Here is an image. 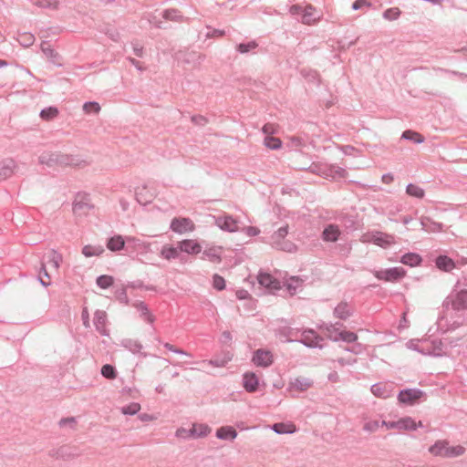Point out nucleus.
<instances>
[{"instance_id":"obj_1","label":"nucleus","mask_w":467,"mask_h":467,"mask_svg":"<svg viewBox=\"0 0 467 467\" xmlns=\"http://www.w3.org/2000/svg\"><path fill=\"white\" fill-rule=\"evenodd\" d=\"M429 451L436 457L453 458L462 455L465 448L462 445H451L449 441L440 440L429 448Z\"/></svg>"},{"instance_id":"obj_2","label":"nucleus","mask_w":467,"mask_h":467,"mask_svg":"<svg viewBox=\"0 0 467 467\" xmlns=\"http://www.w3.org/2000/svg\"><path fill=\"white\" fill-rule=\"evenodd\" d=\"M360 242L364 244L372 243L383 249H388L397 243L396 237L393 234L379 231L363 234L360 237Z\"/></svg>"},{"instance_id":"obj_3","label":"nucleus","mask_w":467,"mask_h":467,"mask_svg":"<svg viewBox=\"0 0 467 467\" xmlns=\"http://www.w3.org/2000/svg\"><path fill=\"white\" fill-rule=\"evenodd\" d=\"M375 277L385 282H396L406 275V271L402 267H392L384 270H376L373 272Z\"/></svg>"},{"instance_id":"obj_4","label":"nucleus","mask_w":467,"mask_h":467,"mask_svg":"<svg viewBox=\"0 0 467 467\" xmlns=\"http://www.w3.org/2000/svg\"><path fill=\"white\" fill-rule=\"evenodd\" d=\"M327 335L333 341L342 340L347 343L355 342L358 338V335L352 331L339 330L332 326L327 327Z\"/></svg>"},{"instance_id":"obj_5","label":"nucleus","mask_w":467,"mask_h":467,"mask_svg":"<svg viewBox=\"0 0 467 467\" xmlns=\"http://www.w3.org/2000/svg\"><path fill=\"white\" fill-rule=\"evenodd\" d=\"M171 229L179 234L192 233L195 230L194 223L185 217H175L171 222Z\"/></svg>"},{"instance_id":"obj_6","label":"nucleus","mask_w":467,"mask_h":467,"mask_svg":"<svg viewBox=\"0 0 467 467\" xmlns=\"http://www.w3.org/2000/svg\"><path fill=\"white\" fill-rule=\"evenodd\" d=\"M288 234V226L280 227L272 236L274 245L277 248L292 252L295 250V245L290 242H285L284 239Z\"/></svg>"},{"instance_id":"obj_7","label":"nucleus","mask_w":467,"mask_h":467,"mask_svg":"<svg viewBox=\"0 0 467 467\" xmlns=\"http://www.w3.org/2000/svg\"><path fill=\"white\" fill-rule=\"evenodd\" d=\"M66 160V154L58 152H44L39 156V162L49 167H62Z\"/></svg>"},{"instance_id":"obj_8","label":"nucleus","mask_w":467,"mask_h":467,"mask_svg":"<svg viewBox=\"0 0 467 467\" xmlns=\"http://www.w3.org/2000/svg\"><path fill=\"white\" fill-rule=\"evenodd\" d=\"M253 363L257 367L267 368L272 365L274 357L271 351L257 349L252 358Z\"/></svg>"},{"instance_id":"obj_9","label":"nucleus","mask_w":467,"mask_h":467,"mask_svg":"<svg viewBox=\"0 0 467 467\" xmlns=\"http://www.w3.org/2000/svg\"><path fill=\"white\" fill-rule=\"evenodd\" d=\"M215 223L222 230L230 233H234L239 229L238 221L228 214L218 216L215 220Z\"/></svg>"},{"instance_id":"obj_10","label":"nucleus","mask_w":467,"mask_h":467,"mask_svg":"<svg viewBox=\"0 0 467 467\" xmlns=\"http://www.w3.org/2000/svg\"><path fill=\"white\" fill-rule=\"evenodd\" d=\"M243 387L249 393L256 392L260 388L259 377L254 372H245L243 375Z\"/></svg>"},{"instance_id":"obj_11","label":"nucleus","mask_w":467,"mask_h":467,"mask_svg":"<svg viewBox=\"0 0 467 467\" xmlns=\"http://www.w3.org/2000/svg\"><path fill=\"white\" fill-rule=\"evenodd\" d=\"M180 251L191 255L199 254L202 252V245L193 239H184L178 243Z\"/></svg>"},{"instance_id":"obj_12","label":"nucleus","mask_w":467,"mask_h":467,"mask_svg":"<svg viewBox=\"0 0 467 467\" xmlns=\"http://www.w3.org/2000/svg\"><path fill=\"white\" fill-rule=\"evenodd\" d=\"M258 283L267 288L269 291L274 292L281 288L280 282L273 277L270 274L260 273L257 276Z\"/></svg>"},{"instance_id":"obj_13","label":"nucleus","mask_w":467,"mask_h":467,"mask_svg":"<svg viewBox=\"0 0 467 467\" xmlns=\"http://www.w3.org/2000/svg\"><path fill=\"white\" fill-rule=\"evenodd\" d=\"M422 396V391L419 389H406L400 392L398 400L400 403L413 404Z\"/></svg>"},{"instance_id":"obj_14","label":"nucleus","mask_w":467,"mask_h":467,"mask_svg":"<svg viewBox=\"0 0 467 467\" xmlns=\"http://www.w3.org/2000/svg\"><path fill=\"white\" fill-rule=\"evenodd\" d=\"M301 341L303 344L310 348L319 347L322 337H320L314 330L309 329L305 330L302 333Z\"/></svg>"},{"instance_id":"obj_15","label":"nucleus","mask_w":467,"mask_h":467,"mask_svg":"<svg viewBox=\"0 0 467 467\" xmlns=\"http://www.w3.org/2000/svg\"><path fill=\"white\" fill-rule=\"evenodd\" d=\"M321 16L312 5H307L303 10L302 22L306 25H313L320 20Z\"/></svg>"},{"instance_id":"obj_16","label":"nucleus","mask_w":467,"mask_h":467,"mask_svg":"<svg viewBox=\"0 0 467 467\" xmlns=\"http://www.w3.org/2000/svg\"><path fill=\"white\" fill-rule=\"evenodd\" d=\"M180 254H181V251H180L179 246L174 247L173 245L168 244L162 245V247L160 251L161 257L167 261L175 260V259L179 258Z\"/></svg>"},{"instance_id":"obj_17","label":"nucleus","mask_w":467,"mask_h":467,"mask_svg":"<svg viewBox=\"0 0 467 467\" xmlns=\"http://www.w3.org/2000/svg\"><path fill=\"white\" fill-rule=\"evenodd\" d=\"M422 422H416L411 417H403L398 420V431H415L421 427Z\"/></svg>"},{"instance_id":"obj_18","label":"nucleus","mask_w":467,"mask_h":467,"mask_svg":"<svg viewBox=\"0 0 467 467\" xmlns=\"http://www.w3.org/2000/svg\"><path fill=\"white\" fill-rule=\"evenodd\" d=\"M451 306L455 310L467 309V290H462L458 292L451 298Z\"/></svg>"},{"instance_id":"obj_19","label":"nucleus","mask_w":467,"mask_h":467,"mask_svg":"<svg viewBox=\"0 0 467 467\" xmlns=\"http://www.w3.org/2000/svg\"><path fill=\"white\" fill-rule=\"evenodd\" d=\"M312 386V381L306 378H297L290 383L289 390L291 392L306 391Z\"/></svg>"},{"instance_id":"obj_20","label":"nucleus","mask_w":467,"mask_h":467,"mask_svg":"<svg viewBox=\"0 0 467 467\" xmlns=\"http://www.w3.org/2000/svg\"><path fill=\"white\" fill-rule=\"evenodd\" d=\"M62 263V255L55 251H51L47 255L46 267L57 272Z\"/></svg>"},{"instance_id":"obj_21","label":"nucleus","mask_w":467,"mask_h":467,"mask_svg":"<svg viewBox=\"0 0 467 467\" xmlns=\"http://www.w3.org/2000/svg\"><path fill=\"white\" fill-rule=\"evenodd\" d=\"M67 160L62 162V167H76V168H85L88 165V161L85 159H81L78 156H73V155H67Z\"/></svg>"},{"instance_id":"obj_22","label":"nucleus","mask_w":467,"mask_h":467,"mask_svg":"<svg viewBox=\"0 0 467 467\" xmlns=\"http://www.w3.org/2000/svg\"><path fill=\"white\" fill-rule=\"evenodd\" d=\"M371 392L378 398L387 399L390 396L392 389L388 384L378 383L371 387Z\"/></svg>"},{"instance_id":"obj_23","label":"nucleus","mask_w":467,"mask_h":467,"mask_svg":"<svg viewBox=\"0 0 467 467\" xmlns=\"http://www.w3.org/2000/svg\"><path fill=\"white\" fill-rule=\"evenodd\" d=\"M352 308L347 302H340L334 309V315L339 319H347L351 316Z\"/></svg>"},{"instance_id":"obj_24","label":"nucleus","mask_w":467,"mask_h":467,"mask_svg":"<svg viewBox=\"0 0 467 467\" xmlns=\"http://www.w3.org/2000/svg\"><path fill=\"white\" fill-rule=\"evenodd\" d=\"M436 266L440 270L450 272L455 267V263L452 259L446 255H440L436 259Z\"/></svg>"},{"instance_id":"obj_25","label":"nucleus","mask_w":467,"mask_h":467,"mask_svg":"<svg viewBox=\"0 0 467 467\" xmlns=\"http://www.w3.org/2000/svg\"><path fill=\"white\" fill-rule=\"evenodd\" d=\"M125 241L124 238L118 234L109 239L107 243V248L112 252H118L124 248Z\"/></svg>"},{"instance_id":"obj_26","label":"nucleus","mask_w":467,"mask_h":467,"mask_svg":"<svg viewBox=\"0 0 467 467\" xmlns=\"http://www.w3.org/2000/svg\"><path fill=\"white\" fill-rule=\"evenodd\" d=\"M216 436L222 440H234L237 436L236 431L231 426H223L217 430Z\"/></svg>"},{"instance_id":"obj_27","label":"nucleus","mask_w":467,"mask_h":467,"mask_svg":"<svg viewBox=\"0 0 467 467\" xmlns=\"http://www.w3.org/2000/svg\"><path fill=\"white\" fill-rule=\"evenodd\" d=\"M104 251L101 245L87 244L82 248V254L86 257L100 256Z\"/></svg>"},{"instance_id":"obj_28","label":"nucleus","mask_w":467,"mask_h":467,"mask_svg":"<svg viewBox=\"0 0 467 467\" xmlns=\"http://www.w3.org/2000/svg\"><path fill=\"white\" fill-rule=\"evenodd\" d=\"M272 429L278 434L294 433L296 430V425L292 422L275 423Z\"/></svg>"},{"instance_id":"obj_29","label":"nucleus","mask_w":467,"mask_h":467,"mask_svg":"<svg viewBox=\"0 0 467 467\" xmlns=\"http://www.w3.org/2000/svg\"><path fill=\"white\" fill-rule=\"evenodd\" d=\"M340 231L336 225H328L323 232V238L327 242H335L337 240Z\"/></svg>"},{"instance_id":"obj_30","label":"nucleus","mask_w":467,"mask_h":467,"mask_svg":"<svg viewBox=\"0 0 467 467\" xmlns=\"http://www.w3.org/2000/svg\"><path fill=\"white\" fill-rule=\"evenodd\" d=\"M223 252V247L221 246H213L206 249L203 254L212 262L219 263L221 262V254Z\"/></svg>"},{"instance_id":"obj_31","label":"nucleus","mask_w":467,"mask_h":467,"mask_svg":"<svg viewBox=\"0 0 467 467\" xmlns=\"http://www.w3.org/2000/svg\"><path fill=\"white\" fill-rule=\"evenodd\" d=\"M190 431L192 437L201 438L207 436L211 432V428L205 424H193Z\"/></svg>"},{"instance_id":"obj_32","label":"nucleus","mask_w":467,"mask_h":467,"mask_svg":"<svg viewBox=\"0 0 467 467\" xmlns=\"http://www.w3.org/2000/svg\"><path fill=\"white\" fill-rule=\"evenodd\" d=\"M302 280L296 276H292L286 280L285 287L290 296H294L302 287Z\"/></svg>"},{"instance_id":"obj_33","label":"nucleus","mask_w":467,"mask_h":467,"mask_svg":"<svg viewBox=\"0 0 467 467\" xmlns=\"http://www.w3.org/2000/svg\"><path fill=\"white\" fill-rule=\"evenodd\" d=\"M106 321H107V317H106V313L105 312H98L96 314L94 323H95L96 328L102 335H106L107 334Z\"/></svg>"},{"instance_id":"obj_34","label":"nucleus","mask_w":467,"mask_h":467,"mask_svg":"<svg viewBox=\"0 0 467 467\" xmlns=\"http://www.w3.org/2000/svg\"><path fill=\"white\" fill-rule=\"evenodd\" d=\"M400 262L410 266H417L420 264L421 257L418 254L409 253L401 257Z\"/></svg>"},{"instance_id":"obj_35","label":"nucleus","mask_w":467,"mask_h":467,"mask_svg":"<svg viewBox=\"0 0 467 467\" xmlns=\"http://www.w3.org/2000/svg\"><path fill=\"white\" fill-rule=\"evenodd\" d=\"M16 165L13 161H8L0 168V182L9 178L15 171Z\"/></svg>"},{"instance_id":"obj_36","label":"nucleus","mask_w":467,"mask_h":467,"mask_svg":"<svg viewBox=\"0 0 467 467\" xmlns=\"http://www.w3.org/2000/svg\"><path fill=\"white\" fill-rule=\"evenodd\" d=\"M264 144L270 150H278L282 147L281 140L273 136H266Z\"/></svg>"},{"instance_id":"obj_37","label":"nucleus","mask_w":467,"mask_h":467,"mask_svg":"<svg viewBox=\"0 0 467 467\" xmlns=\"http://www.w3.org/2000/svg\"><path fill=\"white\" fill-rule=\"evenodd\" d=\"M406 192L409 195L419 199L423 198L425 194L424 190L415 184H409L407 186Z\"/></svg>"},{"instance_id":"obj_38","label":"nucleus","mask_w":467,"mask_h":467,"mask_svg":"<svg viewBox=\"0 0 467 467\" xmlns=\"http://www.w3.org/2000/svg\"><path fill=\"white\" fill-rule=\"evenodd\" d=\"M17 40L22 46L27 47L34 44L35 36L31 33L25 32L19 34Z\"/></svg>"},{"instance_id":"obj_39","label":"nucleus","mask_w":467,"mask_h":467,"mask_svg":"<svg viewBox=\"0 0 467 467\" xmlns=\"http://www.w3.org/2000/svg\"><path fill=\"white\" fill-rule=\"evenodd\" d=\"M381 426V422L378 420H368L363 426V430L368 433L376 432L379 427Z\"/></svg>"},{"instance_id":"obj_40","label":"nucleus","mask_w":467,"mask_h":467,"mask_svg":"<svg viewBox=\"0 0 467 467\" xmlns=\"http://www.w3.org/2000/svg\"><path fill=\"white\" fill-rule=\"evenodd\" d=\"M113 281H114V279L111 275H100L97 278V285L100 288L106 289L113 285Z\"/></svg>"},{"instance_id":"obj_41","label":"nucleus","mask_w":467,"mask_h":467,"mask_svg":"<svg viewBox=\"0 0 467 467\" xmlns=\"http://www.w3.org/2000/svg\"><path fill=\"white\" fill-rule=\"evenodd\" d=\"M140 410V405L138 402H131L121 408V412L125 415H134Z\"/></svg>"},{"instance_id":"obj_42","label":"nucleus","mask_w":467,"mask_h":467,"mask_svg":"<svg viewBox=\"0 0 467 467\" xmlns=\"http://www.w3.org/2000/svg\"><path fill=\"white\" fill-rule=\"evenodd\" d=\"M58 114V110L57 108L49 107L41 111L40 117L45 120H50L56 118Z\"/></svg>"},{"instance_id":"obj_43","label":"nucleus","mask_w":467,"mask_h":467,"mask_svg":"<svg viewBox=\"0 0 467 467\" xmlns=\"http://www.w3.org/2000/svg\"><path fill=\"white\" fill-rule=\"evenodd\" d=\"M402 137L410 140H413L416 143H421L424 141V138L418 132L406 130L403 132Z\"/></svg>"},{"instance_id":"obj_44","label":"nucleus","mask_w":467,"mask_h":467,"mask_svg":"<svg viewBox=\"0 0 467 467\" xmlns=\"http://www.w3.org/2000/svg\"><path fill=\"white\" fill-rule=\"evenodd\" d=\"M400 16V10L398 7L389 8L383 13L384 18L390 21L398 19Z\"/></svg>"},{"instance_id":"obj_45","label":"nucleus","mask_w":467,"mask_h":467,"mask_svg":"<svg viewBox=\"0 0 467 467\" xmlns=\"http://www.w3.org/2000/svg\"><path fill=\"white\" fill-rule=\"evenodd\" d=\"M327 175L332 177L333 179H340L346 177L347 172L344 169L340 167L333 166L329 169V173H327Z\"/></svg>"},{"instance_id":"obj_46","label":"nucleus","mask_w":467,"mask_h":467,"mask_svg":"<svg viewBox=\"0 0 467 467\" xmlns=\"http://www.w3.org/2000/svg\"><path fill=\"white\" fill-rule=\"evenodd\" d=\"M101 374L106 379H113L116 378V371L115 368L111 365H104L101 368Z\"/></svg>"},{"instance_id":"obj_47","label":"nucleus","mask_w":467,"mask_h":467,"mask_svg":"<svg viewBox=\"0 0 467 467\" xmlns=\"http://www.w3.org/2000/svg\"><path fill=\"white\" fill-rule=\"evenodd\" d=\"M39 279L43 285L47 286L51 283V277L47 271L46 265H43L42 270L39 274Z\"/></svg>"},{"instance_id":"obj_48","label":"nucleus","mask_w":467,"mask_h":467,"mask_svg":"<svg viewBox=\"0 0 467 467\" xmlns=\"http://www.w3.org/2000/svg\"><path fill=\"white\" fill-rule=\"evenodd\" d=\"M257 47V44L255 41H251L247 44H239L236 48L240 53H247L250 50H253Z\"/></svg>"},{"instance_id":"obj_49","label":"nucleus","mask_w":467,"mask_h":467,"mask_svg":"<svg viewBox=\"0 0 467 467\" xmlns=\"http://www.w3.org/2000/svg\"><path fill=\"white\" fill-rule=\"evenodd\" d=\"M213 285L217 290H223L225 287L224 278L218 275H214L213 278Z\"/></svg>"},{"instance_id":"obj_50","label":"nucleus","mask_w":467,"mask_h":467,"mask_svg":"<svg viewBox=\"0 0 467 467\" xmlns=\"http://www.w3.org/2000/svg\"><path fill=\"white\" fill-rule=\"evenodd\" d=\"M83 109L87 113H99L100 110V106L97 102H88L84 104Z\"/></svg>"},{"instance_id":"obj_51","label":"nucleus","mask_w":467,"mask_h":467,"mask_svg":"<svg viewBox=\"0 0 467 467\" xmlns=\"http://www.w3.org/2000/svg\"><path fill=\"white\" fill-rule=\"evenodd\" d=\"M164 17L171 20H179L182 16L176 10H167L164 13Z\"/></svg>"},{"instance_id":"obj_52","label":"nucleus","mask_w":467,"mask_h":467,"mask_svg":"<svg viewBox=\"0 0 467 467\" xmlns=\"http://www.w3.org/2000/svg\"><path fill=\"white\" fill-rule=\"evenodd\" d=\"M276 126L275 124L267 123L263 127V132L266 136H271L272 134L276 132Z\"/></svg>"},{"instance_id":"obj_53","label":"nucleus","mask_w":467,"mask_h":467,"mask_svg":"<svg viewBox=\"0 0 467 467\" xmlns=\"http://www.w3.org/2000/svg\"><path fill=\"white\" fill-rule=\"evenodd\" d=\"M243 231L248 235V236H256L260 234L259 228L255 226H247L243 229Z\"/></svg>"},{"instance_id":"obj_54","label":"nucleus","mask_w":467,"mask_h":467,"mask_svg":"<svg viewBox=\"0 0 467 467\" xmlns=\"http://www.w3.org/2000/svg\"><path fill=\"white\" fill-rule=\"evenodd\" d=\"M364 6L370 7L371 4L367 0H356L352 5L354 10L360 9Z\"/></svg>"},{"instance_id":"obj_55","label":"nucleus","mask_w":467,"mask_h":467,"mask_svg":"<svg viewBox=\"0 0 467 467\" xmlns=\"http://www.w3.org/2000/svg\"><path fill=\"white\" fill-rule=\"evenodd\" d=\"M146 190V187H143L141 190H139L137 192H136V196H137V200L140 202V203H147V202H150V199H147L146 197H144L143 193H142V191H145Z\"/></svg>"},{"instance_id":"obj_56","label":"nucleus","mask_w":467,"mask_h":467,"mask_svg":"<svg viewBox=\"0 0 467 467\" xmlns=\"http://www.w3.org/2000/svg\"><path fill=\"white\" fill-rule=\"evenodd\" d=\"M176 436L179 437V438H189V437H192L191 435V431L190 430H186L184 428H181V429H178L177 431H176Z\"/></svg>"},{"instance_id":"obj_57","label":"nucleus","mask_w":467,"mask_h":467,"mask_svg":"<svg viewBox=\"0 0 467 467\" xmlns=\"http://www.w3.org/2000/svg\"><path fill=\"white\" fill-rule=\"evenodd\" d=\"M381 426L386 427L387 430H398V420L395 421H381Z\"/></svg>"},{"instance_id":"obj_58","label":"nucleus","mask_w":467,"mask_h":467,"mask_svg":"<svg viewBox=\"0 0 467 467\" xmlns=\"http://www.w3.org/2000/svg\"><path fill=\"white\" fill-rule=\"evenodd\" d=\"M394 181V177L392 174L390 173H388V174H384L382 177H381V182L385 184H390L392 182Z\"/></svg>"},{"instance_id":"obj_59","label":"nucleus","mask_w":467,"mask_h":467,"mask_svg":"<svg viewBox=\"0 0 467 467\" xmlns=\"http://www.w3.org/2000/svg\"><path fill=\"white\" fill-rule=\"evenodd\" d=\"M301 11H302L301 6H299V5H292V6L290 7V13H291L292 15H297V14H299Z\"/></svg>"},{"instance_id":"obj_60","label":"nucleus","mask_w":467,"mask_h":467,"mask_svg":"<svg viewBox=\"0 0 467 467\" xmlns=\"http://www.w3.org/2000/svg\"><path fill=\"white\" fill-rule=\"evenodd\" d=\"M165 347H166L169 350H171V351H174V352H178V353H182V350H178V349H176V348H174V346H172V345H171V344H169V343H167V344L165 345Z\"/></svg>"},{"instance_id":"obj_61","label":"nucleus","mask_w":467,"mask_h":467,"mask_svg":"<svg viewBox=\"0 0 467 467\" xmlns=\"http://www.w3.org/2000/svg\"><path fill=\"white\" fill-rule=\"evenodd\" d=\"M140 418L142 420H152L153 418L148 414H143V415H140Z\"/></svg>"},{"instance_id":"obj_62","label":"nucleus","mask_w":467,"mask_h":467,"mask_svg":"<svg viewBox=\"0 0 467 467\" xmlns=\"http://www.w3.org/2000/svg\"><path fill=\"white\" fill-rule=\"evenodd\" d=\"M81 208H82V206H81V204L79 202H76L74 204V212L75 213H79Z\"/></svg>"},{"instance_id":"obj_63","label":"nucleus","mask_w":467,"mask_h":467,"mask_svg":"<svg viewBox=\"0 0 467 467\" xmlns=\"http://www.w3.org/2000/svg\"><path fill=\"white\" fill-rule=\"evenodd\" d=\"M131 62H132V64H133L136 67H138L139 69H141V67H140V62H139V61H137V60H135V59H131Z\"/></svg>"},{"instance_id":"obj_64","label":"nucleus","mask_w":467,"mask_h":467,"mask_svg":"<svg viewBox=\"0 0 467 467\" xmlns=\"http://www.w3.org/2000/svg\"><path fill=\"white\" fill-rule=\"evenodd\" d=\"M6 66V62L5 60L0 59V67Z\"/></svg>"}]
</instances>
